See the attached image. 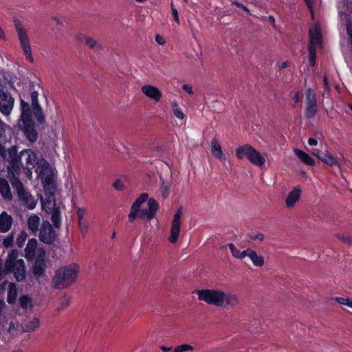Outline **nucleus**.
I'll return each instance as SVG.
<instances>
[{
    "label": "nucleus",
    "mask_w": 352,
    "mask_h": 352,
    "mask_svg": "<svg viewBox=\"0 0 352 352\" xmlns=\"http://www.w3.org/2000/svg\"><path fill=\"white\" fill-rule=\"evenodd\" d=\"M88 36H86L84 35L82 32H78L76 34L75 38L78 42L82 43L85 42V38H87Z\"/></svg>",
    "instance_id": "nucleus-53"
},
{
    "label": "nucleus",
    "mask_w": 352,
    "mask_h": 352,
    "mask_svg": "<svg viewBox=\"0 0 352 352\" xmlns=\"http://www.w3.org/2000/svg\"><path fill=\"white\" fill-rule=\"evenodd\" d=\"M49 214H51V220L55 228L59 229L61 226V217L59 207Z\"/></svg>",
    "instance_id": "nucleus-32"
},
{
    "label": "nucleus",
    "mask_w": 352,
    "mask_h": 352,
    "mask_svg": "<svg viewBox=\"0 0 352 352\" xmlns=\"http://www.w3.org/2000/svg\"><path fill=\"white\" fill-rule=\"evenodd\" d=\"M13 223V219L7 212L3 211L0 214V232L5 233L8 232Z\"/></svg>",
    "instance_id": "nucleus-17"
},
{
    "label": "nucleus",
    "mask_w": 352,
    "mask_h": 352,
    "mask_svg": "<svg viewBox=\"0 0 352 352\" xmlns=\"http://www.w3.org/2000/svg\"><path fill=\"white\" fill-rule=\"evenodd\" d=\"M294 153L305 164L309 166H314L315 164L314 160L302 150L299 148H294Z\"/></svg>",
    "instance_id": "nucleus-27"
},
{
    "label": "nucleus",
    "mask_w": 352,
    "mask_h": 352,
    "mask_svg": "<svg viewBox=\"0 0 352 352\" xmlns=\"http://www.w3.org/2000/svg\"><path fill=\"white\" fill-rule=\"evenodd\" d=\"M247 256L250 258L253 265L256 267H262L264 265V257L258 254L252 249H247Z\"/></svg>",
    "instance_id": "nucleus-20"
},
{
    "label": "nucleus",
    "mask_w": 352,
    "mask_h": 352,
    "mask_svg": "<svg viewBox=\"0 0 352 352\" xmlns=\"http://www.w3.org/2000/svg\"><path fill=\"white\" fill-rule=\"evenodd\" d=\"M21 122L22 124H19V126L23 130L25 135L30 142H35L38 135L32 119L22 120Z\"/></svg>",
    "instance_id": "nucleus-13"
},
{
    "label": "nucleus",
    "mask_w": 352,
    "mask_h": 352,
    "mask_svg": "<svg viewBox=\"0 0 352 352\" xmlns=\"http://www.w3.org/2000/svg\"><path fill=\"white\" fill-rule=\"evenodd\" d=\"M236 7L238 8H242L243 10H244L245 12H250V10L246 7L244 5H243L240 2H238V1H234L233 3Z\"/></svg>",
    "instance_id": "nucleus-56"
},
{
    "label": "nucleus",
    "mask_w": 352,
    "mask_h": 352,
    "mask_svg": "<svg viewBox=\"0 0 352 352\" xmlns=\"http://www.w3.org/2000/svg\"><path fill=\"white\" fill-rule=\"evenodd\" d=\"M182 211L181 208H179L177 212L174 214L173 219L171 223L170 234L168 237V241L171 243L177 242L179 235L180 234L181 228V216Z\"/></svg>",
    "instance_id": "nucleus-12"
},
{
    "label": "nucleus",
    "mask_w": 352,
    "mask_h": 352,
    "mask_svg": "<svg viewBox=\"0 0 352 352\" xmlns=\"http://www.w3.org/2000/svg\"><path fill=\"white\" fill-rule=\"evenodd\" d=\"M6 306V303L3 300H0V317L2 315L3 310Z\"/></svg>",
    "instance_id": "nucleus-62"
},
{
    "label": "nucleus",
    "mask_w": 352,
    "mask_h": 352,
    "mask_svg": "<svg viewBox=\"0 0 352 352\" xmlns=\"http://www.w3.org/2000/svg\"><path fill=\"white\" fill-rule=\"evenodd\" d=\"M335 300L341 305H346L352 309V300L348 298L336 297Z\"/></svg>",
    "instance_id": "nucleus-42"
},
{
    "label": "nucleus",
    "mask_w": 352,
    "mask_h": 352,
    "mask_svg": "<svg viewBox=\"0 0 352 352\" xmlns=\"http://www.w3.org/2000/svg\"><path fill=\"white\" fill-rule=\"evenodd\" d=\"M318 112V106L317 104H306L305 108V116L307 118H313L315 117Z\"/></svg>",
    "instance_id": "nucleus-36"
},
{
    "label": "nucleus",
    "mask_w": 352,
    "mask_h": 352,
    "mask_svg": "<svg viewBox=\"0 0 352 352\" xmlns=\"http://www.w3.org/2000/svg\"><path fill=\"white\" fill-rule=\"evenodd\" d=\"M211 152L212 154L217 158L221 160V161L226 160V156L223 154L221 145L218 142V141L215 139H213L211 142Z\"/></svg>",
    "instance_id": "nucleus-26"
},
{
    "label": "nucleus",
    "mask_w": 352,
    "mask_h": 352,
    "mask_svg": "<svg viewBox=\"0 0 352 352\" xmlns=\"http://www.w3.org/2000/svg\"><path fill=\"white\" fill-rule=\"evenodd\" d=\"M323 152H324V146H322L321 145V148L320 149H314L312 151V154L320 160L321 156L323 155Z\"/></svg>",
    "instance_id": "nucleus-51"
},
{
    "label": "nucleus",
    "mask_w": 352,
    "mask_h": 352,
    "mask_svg": "<svg viewBox=\"0 0 352 352\" xmlns=\"http://www.w3.org/2000/svg\"><path fill=\"white\" fill-rule=\"evenodd\" d=\"M193 346L187 344H182L175 347L173 352H184L187 351H192Z\"/></svg>",
    "instance_id": "nucleus-44"
},
{
    "label": "nucleus",
    "mask_w": 352,
    "mask_h": 352,
    "mask_svg": "<svg viewBox=\"0 0 352 352\" xmlns=\"http://www.w3.org/2000/svg\"><path fill=\"white\" fill-rule=\"evenodd\" d=\"M252 239H253V240L258 239V240L262 241L264 239V235L262 233H258V234L252 236Z\"/></svg>",
    "instance_id": "nucleus-59"
},
{
    "label": "nucleus",
    "mask_w": 352,
    "mask_h": 352,
    "mask_svg": "<svg viewBox=\"0 0 352 352\" xmlns=\"http://www.w3.org/2000/svg\"><path fill=\"white\" fill-rule=\"evenodd\" d=\"M147 208L142 210H138L131 208V211L128 215L130 222H133L136 218L142 219L151 220L155 216L157 211L159 210V204L153 198H150L147 201Z\"/></svg>",
    "instance_id": "nucleus-7"
},
{
    "label": "nucleus",
    "mask_w": 352,
    "mask_h": 352,
    "mask_svg": "<svg viewBox=\"0 0 352 352\" xmlns=\"http://www.w3.org/2000/svg\"><path fill=\"white\" fill-rule=\"evenodd\" d=\"M161 349H162L164 352H170V351L172 350V347L165 346H161Z\"/></svg>",
    "instance_id": "nucleus-64"
},
{
    "label": "nucleus",
    "mask_w": 352,
    "mask_h": 352,
    "mask_svg": "<svg viewBox=\"0 0 352 352\" xmlns=\"http://www.w3.org/2000/svg\"><path fill=\"white\" fill-rule=\"evenodd\" d=\"M170 184L160 177V192L163 199H166L170 194Z\"/></svg>",
    "instance_id": "nucleus-33"
},
{
    "label": "nucleus",
    "mask_w": 352,
    "mask_h": 352,
    "mask_svg": "<svg viewBox=\"0 0 352 352\" xmlns=\"http://www.w3.org/2000/svg\"><path fill=\"white\" fill-rule=\"evenodd\" d=\"M36 172L45 191L54 190V171L47 160L42 159L36 162Z\"/></svg>",
    "instance_id": "nucleus-4"
},
{
    "label": "nucleus",
    "mask_w": 352,
    "mask_h": 352,
    "mask_svg": "<svg viewBox=\"0 0 352 352\" xmlns=\"http://www.w3.org/2000/svg\"><path fill=\"white\" fill-rule=\"evenodd\" d=\"M0 145L4 149L6 153L8 152L10 149L14 148L16 151V155L14 156V160L19 164L20 166V172L22 168L28 169V171L32 169L35 164H36V157L35 153L29 149H24L21 151L19 153V155H17V149L16 146H10L8 149H6L1 143Z\"/></svg>",
    "instance_id": "nucleus-5"
},
{
    "label": "nucleus",
    "mask_w": 352,
    "mask_h": 352,
    "mask_svg": "<svg viewBox=\"0 0 352 352\" xmlns=\"http://www.w3.org/2000/svg\"><path fill=\"white\" fill-rule=\"evenodd\" d=\"M248 160L251 163L257 166H263L265 164V159L254 148H253Z\"/></svg>",
    "instance_id": "nucleus-24"
},
{
    "label": "nucleus",
    "mask_w": 352,
    "mask_h": 352,
    "mask_svg": "<svg viewBox=\"0 0 352 352\" xmlns=\"http://www.w3.org/2000/svg\"><path fill=\"white\" fill-rule=\"evenodd\" d=\"M40 322L37 318L30 319L21 325V330L25 333H31L39 327Z\"/></svg>",
    "instance_id": "nucleus-21"
},
{
    "label": "nucleus",
    "mask_w": 352,
    "mask_h": 352,
    "mask_svg": "<svg viewBox=\"0 0 352 352\" xmlns=\"http://www.w3.org/2000/svg\"><path fill=\"white\" fill-rule=\"evenodd\" d=\"M182 89H183L184 91H185L186 92L188 93L189 94H193L192 87H190L188 85H184L182 86Z\"/></svg>",
    "instance_id": "nucleus-57"
},
{
    "label": "nucleus",
    "mask_w": 352,
    "mask_h": 352,
    "mask_svg": "<svg viewBox=\"0 0 352 352\" xmlns=\"http://www.w3.org/2000/svg\"><path fill=\"white\" fill-rule=\"evenodd\" d=\"M309 57L311 66L314 67L316 63V49L309 47Z\"/></svg>",
    "instance_id": "nucleus-43"
},
{
    "label": "nucleus",
    "mask_w": 352,
    "mask_h": 352,
    "mask_svg": "<svg viewBox=\"0 0 352 352\" xmlns=\"http://www.w3.org/2000/svg\"><path fill=\"white\" fill-rule=\"evenodd\" d=\"M141 91L146 97L156 102H160L162 99V93L157 87L146 85L142 87Z\"/></svg>",
    "instance_id": "nucleus-14"
},
{
    "label": "nucleus",
    "mask_w": 352,
    "mask_h": 352,
    "mask_svg": "<svg viewBox=\"0 0 352 352\" xmlns=\"http://www.w3.org/2000/svg\"><path fill=\"white\" fill-rule=\"evenodd\" d=\"M45 250H43V248L38 247L34 252V259H35V261H38V260L45 261Z\"/></svg>",
    "instance_id": "nucleus-40"
},
{
    "label": "nucleus",
    "mask_w": 352,
    "mask_h": 352,
    "mask_svg": "<svg viewBox=\"0 0 352 352\" xmlns=\"http://www.w3.org/2000/svg\"><path fill=\"white\" fill-rule=\"evenodd\" d=\"M14 27L19 41L20 47L26 58L31 63L34 62L30 46V39L24 25L19 20H14Z\"/></svg>",
    "instance_id": "nucleus-6"
},
{
    "label": "nucleus",
    "mask_w": 352,
    "mask_h": 352,
    "mask_svg": "<svg viewBox=\"0 0 352 352\" xmlns=\"http://www.w3.org/2000/svg\"><path fill=\"white\" fill-rule=\"evenodd\" d=\"M28 224L29 228L35 234L38 230V226L40 225L39 217L36 214H32L28 218Z\"/></svg>",
    "instance_id": "nucleus-31"
},
{
    "label": "nucleus",
    "mask_w": 352,
    "mask_h": 352,
    "mask_svg": "<svg viewBox=\"0 0 352 352\" xmlns=\"http://www.w3.org/2000/svg\"><path fill=\"white\" fill-rule=\"evenodd\" d=\"M336 236L338 239L343 241L344 243H346L347 244H349V245H352V236L351 235H344V234H336Z\"/></svg>",
    "instance_id": "nucleus-46"
},
{
    "label": "nucleus",
    "mask_w": 352,
    "mask_h": 352,
    "mask_svg": "<svg viewBox=\"0 0 352 352\" xmlns=\"http://www.w3.org/2000/svg\"><path fill=\"white\" fill-rule=\"evenodd\" d=\"M320 160L322 162L331 166H339V163L337 158H336L329 153V152L327 150V145H324L323 155L321 156Z\"/></svg>",
    "instance_id": "nucleus-25"
},
{
    "label": "nucleus",
    "mask_w": 352,
    "mask_h": 352,
    "mask_svg": "<svg viewBox=\"0 0 352 352\" xmlns=\"http://www.w3.org/2000/svg\"><path fill=\"white\" fill-rule=\"evenodd\" d=\"M14 241V235L8 234L3 240V245L5 248H8L12 246Z\"/></svg>",
    "instance_id": "nucleus-45"
},
{
    "label": "nucleus",
    "mask_w": 352,
    "mask_h": 352,
    "mask_svg": "<svg viewBox=\"0 0 352 352\" xmlns=\"http://www.w3.org/2000/svg\"><path fill=\"white\" fill-rule=\"evenodd\" d=\"M16 324L14 322H10L9 324V327L8 329V332L9 333H12L16 329Z\"/></svg>",
    "instance_id": "nucleus-55"
},
{
    "label": "nucleus",
    "mask_w": 352,
    "mask_h": 352,
    "mask_svg": "<svg viewBox=\"0 0 352 352\" xmlns=\"http://www.w3.org/2000/svg\"><path fill=\"white\" fill-rule=\"evenodd\" d=\"M148 195L147 193H142L140 196L134 201L132 204L131 208L134 210L136 209L138 210H140V208L143 203H144L146 200H148Z\"/></svg>",
    "instance_id": "nucleus-39"
},
{
    "label": "nucleus",
    "mask_w": 352,
    "mask_h": 352,
    "mask_svg": "<svg viewBox=\"0 0 352 352\" xmlns=\"http://www.w3.org/2000/svg\"><path fill=\"white\" fill-rule=\"evenodd\" d=\"M20 104L21 121L32 119V111L29 104L23 100H21Z\"/></svg>",
    "instance_id": "nucleus-28"
},
{
    "label": "nucleus",
    "mask_w": 352,
    "mask_h": 352,
    "mask_svg": "<svg viewBox=\"0 0 352 352\" xmlns=\"http://www.w3.org/2000/svg\"><path fill=\"white\" fill-rule=\"evenodd\" d=\"M17 296L16 285L14 283H10L8 285L7 301L9 304H12L16 300Z\"/></svg>",
    "instance_id": "nucleus-30"
},
{
    "label": "nucleus",
    "mask_w": 352,
    "mask_h": 352,
    "mask_svg": "<svg viewBox=\"0 0 352 352\" xmlns=\"http://www.w3.org/2000/svg\"><path fill=\"white\" fill-rule=\"evenodd\" d=\"M78 272V266L76 264L59 268L53 279L54 287L60 289L69 287L76 281Z\"/></svg>",
    "instance_id": "nucleus-3"
},
{
    "label": "nucleus",
    "mask_w": 352,
    "mask_h": 352,
    "mask_svg": "<svg viewBox=\"0 0 352 352\" xmlns=\"http://www.w3.org/2000/svg\"><path fill=\"white\" fill-rule=\"evenodd\" d=\"M228 247L230 250L232 255L239 259H243L247 256V250L240 251L238 250L233 243H229Z\"/></svg>",
    "instance_id": "nucleus-35"
},
{
    "label": "nucleus",
    "mask_w": 352,
    "mask_h": 352,
    "mask_svg": "<svg viewBox=\"0 0 352 352\" xmlns=\"http://www.w3.org/2000/svg\"><path fill=\"white\" fill-rule=\"evenodd\" d=\"M301 195V188L300 186H295L290 191L286 198L285 204L287 208L293 207L296 203L300 199Z\"/></svg>",
    "instance_id": "nucleus-18"
},
{
    "label": "nucleus",
    "mask_w": 352,
    "mask_h": 352,
    "mask_svg": "<svg viewBox=\"0 0 352 352\" xmlns=\"http://www.w3.org/2000/svg\"><path fill=\"white\" fill-rule=\"evenodd\" d=\"M85 45L91 50L98 52L102 50L100 44L94 38L88 36L85 38Z\"/></svg>",
    "instance_id": "nucleus-34"
},
{
    "label": "nucleus",
    "mask_w": 352,
    "mask_h": 352,
    "mask_svg": "<svg viewBox=\"0 0 352 352\" xmlns=\"http://www.w3.org/2000/svg\"><path fill=\"white\" fill-rule=\"evenodd\" d=\"M20 305L23 309H27L31 307V300L28 296H23L19 300Z\"/></svg>",
    "instance_id": "nucleus-41"
},
{
    "label": "nucleus",
    "mask_w": 352,
    "mask_h": 352,
    "mask_svg": "<svg viewBox=\"0 0 352 352\" xmlns=\"http://www.w3.org/2000/svg\"><path fill=\"white\" fill-rule=\"evenodd\" d=\"M14 104V98L7 90L6 82L0 78V112L6 116L10 115Z\"/></svg>",
    "instance_id": "nucleus-9"
},
{
    "label": "nucleus",
    "mask_w": 352,
    "mask_h": 352,
    "mask_svg": "<svg viewBox=\"0 0 352 352\" xmlns=\"http://www.w3.org/2000/svg\"><path fill=\"white\" fill-rule=\"evenodd\" d=\"M79 225V227H80V229L81 230L82 232H86L87 231V225L86 223V222L84 221V220L82 221V224H78Z\"/></svg>",
    "instance_id": "nucleus-60"
},
{
    "label": "nucleus",
    "mask_w": 352,
    "mask_h": 352,
    "mask_svg": "<svg viewBox=\"0 0 352 352\" xmlns=\"http://www.w3.org/2000/svg\"><path fill=\"white\" fill-rule=\"evenodd\" d=\"M16 155V151L14 148L10 149L7 153L0 145V155L4 161H8L9 164L7 167L8 178L10 184L14 189L16 190L17 196L21 204L26 206L28 209H34L36 204L37 200L35 199L32 195L25 188L23 183L19 179L20 175V166L14 160Z\"/></svg>",
    "instance_id": "nucleus-1"
},
{
    "label": "nucleus",
    "mask_w": 352,
    "mask_h": 352,
    "mask_svg": "<svg viewBox=\"0 0 352 352\" xmlns=\"http://www.w3.org/2000/svg\"><path fill=\"white\" fill-rule=\"evenodd\" d=\"M52 20L55 21L57 25H62L63 23V20L58 17H53Z\"/></svg>",
    "instance_id": "nucleus-63"
},
{
    "label": "nucleus",
    "mask_w": 352,
    "mask_h": 352,
    "mask_svg": "<svg viewBox=\"0 0 352 352\" xmlns=\"http://www.w3.org/2000/svg\"><path fill=\"white\" fill-rule=\"evenodd\" d=\"M8 127L9 126L0 118V138H6V131Z\"/></svg>",
    "instance_id": "nucleus-47"
},
{
    "label": "nucleus",
    "mask_w": 352,
    "mask_h": 352,
    "mask_svg": "<svg viewBox=\"0 0 352 352\" xmlns=\"http://www.w3.org/2000/svg\"><path fill=\"white\" fill-rule=\"evenodd\" d=\"M53 190H51L50 191L47 190L49 195H47V198L45 200H41L42 208L47 213H50V212L58 208L56 204V200L53 194Z\"/></svg>",
    "instance_id": "nucleus-16"
},
{
    "label": "nucleus",
    "mask_w": 352,
    "mask_h": 352,
    "mask_svg": "<svg viewBox=\"0 0 352 352\" xmlns=\"http://www.w3.org/2000/svg\"><path fill=\"white\" fill-rule=\"evenodd\" d=\"M38 248V243L36 239H31L28 241V244L25 249V254L26 258L28 260H33L34 252Z\"/></svg>",
    "instance_id": "nucleus-22"
},
{
    "label": "nucleus",
    "mask_w": 352,
    "mask_h": 352,
    "mask_svg": "<svg viewBox=\"0 0 352 352\" xmlns=\"http://www.w3.org/2000/svg\"><path fill=\"white\" fill-rule=\"evenodd\" d=\"M253 148L254 147L248 144L240 146L236 149V155L239 160H243L244 157L248 159Z\"/></svg>",
    "instance_id": "nucleus-23"
},
{
    "label": "nucleus",
    "mask_w": 352,
    "mask_h": 352,
    "mask_svg": "<svg viewBox=\"0 0 352 352\" xmlns=\"http://www.w3.org/2000/svg\"><path fill=\"white\" fill-rule=\"evenodd\" d=\"M292 101L294 102V105H296L297 103L299 102L300 101V99H299V92L297 91L295 93L294 96L292 97Z\"/></svg>",
    "instance_id": "nucleus-58"
},
{
    "label": "nucleus",
    "mask_w": 352,
    "mask_h": 352,
    "mask_svg": "<svg viewBox=\"0 0 352 352\" xmlns=\"http://www.w3.org/2000/svg\"><path fill=\"white\" fill-rule=\"evenodd\" d=\"M45 271V261H35L34 265L32 267V272L36 278L42 276Z\"/></svg>",
    "instance_id": "nucleus-29"
},
{
    "label": "nucleus",
    "mask_w": 352,
    "mask_h": 352,
    "mask_svg": "<svg viewBox=\"0 0 352 352\" xmlns=\"http://www.w3.org/2000/svg\"><path fill=\"white\" fill-rule=\"evenodd\" d=\"M171 9H172V13H173V16L174 20L178 24H179V19L178 12H177V10L175 8L173 2L171 3Z\"/></svg>",
    "instance_id": "nucleus-50"
},
{
    "label": "nucleus",
    "mask_w": 352,
    "mask_h": 352,
    "mask_svg": "<svg viewBox=\"0 0 352 352\" xmlns=\"http://www.w3.org/2000/svg\"><path fill=\"white\" fill-rule=\"evenodd\" d=\"M308 144L310 146H316L318 144V141L314 138H309L308 140Z\"/></svg>",
    "instance_id": "nucleus-61"
},
{
    "label": "nucleus",
    "mask_w": 352,
    "mask_h": 352,
    "mask_svg": "<svg viewBox=\"0 0 352 352\" xmlns=\"http://www.w3.org/2000/svg\"><path fill=\"white\" fill-rule=\"evenodd\" d=\"M38 94L36 91H31V105L32 113L40 124L45 123V115L41 106L38 103Z\"/></svg>",
    "instance_id": "nucleus-11"
},
{
    "label": "nucleus",
    "mask_w": 352,
    "mask_h": 352,
    "mask_svg": "<svg viewBox=\"0 0 352 352\" xmlns=\"http://www.w3.org/2000/svg\"><path fill=\"white\" fill-rule=\"evenodd\" d=\"M0 193L1 194L3 199L10 201L12 199V194L8 181L0 177Z\"/></svg>",
    "instance_id": "nucleus-19"
},
{
    "label": "nucleus",
    "mask_w": 352,
    "mask_h": 352,
    "mask_svg": "<svg viewBox=\"0 0 352 352\" xmlns=\"http://www.w3.org/2000/svg\"><path fill=\"white\" fill-rule=\"evenodd\" d=\"M196 294L199 300L219 307H234L240 303L237 295L220 289L197 290Z\"/></svg>",
    "instance_id": "nucleus-2"
},
{
    "label": "nucleus",
    "mask_w": 352,
    "mask_h": 352,
    "mask_svg": "<svg viewBox=\"0 0 352 352\" xmlns=\"http://www.w3.org/2000/svg\"><path fill=\"white\" fill-rule=\"evenodd\" d=\"M70 304V300L68 298H64L61 302L60 306L58 307V310H63L65 308H67Z\"/></svg>",
    "instance_id": "nucleus-49"
},
{
    "label": "nucleus",
    "mask_w": 352,
    "mask_h": 352,
    "mask_svg": "<svg viewBox=\"0 0 352 352\" xmlns=\"http://www.w3.org/2000/svg\"><path fill=\"white\" fill-rule=\"evenodd\" d=\"M113 186L117 190H122L124 188V184L122 182L120 179L116 180L113 184Z\"/></svg>",
    "instance_id": "nucleus-52"
},
{
    "label": "nucleus",
    "mask_w": 352,
    "mask_h": 352,
    "mask_svg": "<svg viewBox=\"0 0 352 352\" xmlns=\"http://www.w3.org/2000/svg\"><path fill=\"white\" fill-rule=\"evenodd\" d=\"M18 252L16 250H12L8 253V259H10V269L9 274L12 272L15 279L18 282L23 281L26 278L25 262L23 259H17Z\"/></svg>",
    "instance_id": "nucleus-8"
},
{
    "label": "nucleus",
    "mask_w": 352,
    "mask_h": 352,
    "mask_svg": "<svg viewBox=\"0 0 352 352\" xmlns=\"http://www.w3.org/2000/svg\"><path fill=\"white\" fill-rule=\"evenodd\" d=\"M171 107L174 113V116L178 118L183 120L185 118V115L183 113L182 109L179 107L178 102L176 100L171 102Z\"/></svg>",
    "instance_id": "nucleus-38"
},
{
    "label": "nucleus",
    "mask_w": 352,
    "mask_h": 352,
    "mask_svg": "<svg viewBox=\"0 0 352 352\" xmlns=\"http://www.w3.org/2000/svg\"><path fill=\"white\" fill-rule=\"evenodd\" d=\"M56 232L48 221H45L41 224L40 230V240L46 244H52L56 238Z\"/></svg>",
    "instance_id": "nucleus-10"
},
{
    "label": "nucleus",
    "mask_w": 352,
    "mask_h": 352,
    "mask_svg": "<svg viewBox=\"0 0 352 352\" xmlns=\"http://www.w3.org/2000/svg\"><path fill=\"white\" fill-rule=\"evenodd\" d=\"M305 104H317L316 96L311 88H307L305 91Z\"/></svg>",
    "instance_id": "nucleus-37"
},
{
    "label": "nucleus",
    "mask_w": 352,
    "mask_h": 352,
    "mask_svg": "<svg viewBox=\"0 0 352 352\" xmlns=\"http://www.w3.org/2000/svg\"><path fill=\"white\" fill-rule=\"evenodd\" d=\"M155 41L157 43V44H159L160 45H163L165 44L164 38L160 34H157L155 36Z\"/></svg>",
    "instance_id": "nucleus-54"
},
{
    "label": "nucleus",
    "mask_w": 352,
    "mask_h": 352,
    "mask_svg": "<svg viewBox=\"0 0 352 352\" xmlns=\"http://www.w3.org/2000/svg\"><path fill=\"white\" fill-rule=\"evenodd\" d=\"M321 33L318 26H315L309 30V45L312 49H316L321 45Z\"/></svg>",
    "instance_id": "nucleus-15"
},
{
    "label": "nucleus",
    "mask_w": 352,
    "mask_h": 352,
    "mask_svg": "<svg viewBox=\"0 0 352 352\" xmlns=\"http://www.w3.org/2000/svg\"><path fill=\"white\" fill-rule=\"evenodd\" d=\"M86 213V210L83 208H78L77 211L78 224H82V221L84 220V216Z\"/></svg>",
    "instance_id": "nucleus-48"
}]
</instances>
